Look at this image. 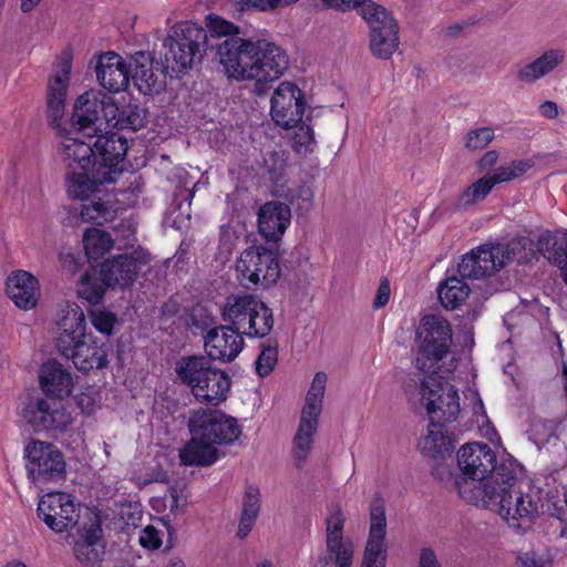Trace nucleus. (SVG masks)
I'll return each mask as SVG.
<instances>
[{
    "instance_id": "nucleus-1",
    "label": "nucleus",
    "mask_w": 567,
    "mask_h": 567,
    "mask_svg": "<svg viewBox=\"0 0 567 567\" xmlns=\"http://www.w3.org/2000/svg\"><path fill=\"white\" fill-rule=\"evenodd\" d=\"M207 28L213 37L225 38L217 45V55L228 78L251 82L264 93L288 71L286 49L271 39L246 37L237 25L215 14L207 17Z\"/></svg>"
},
{
    "instance_id": "nucleus-2",
    "label": "nucleus",
    "mask_w": 567,
    "mask_h": 567,
    "mask_svg": "<svg viewBox=\"0 0 567 567\" xmlns=\"http://www.w3.org/2000/svg\"><path fill=\"white\" fill-rule=\"evenodd\" d=\"M460 497L466 503L494 509L509 526L519 528L529 523L538 512V505L532 496L519 487L498 491L492 484L467 488L460 487Z\"/></svg>"
},
{
    "instance_id": "nucleus-3",
    "label": "nucleus",
    "mask_w": 567,
    "mask_h": 567,
    "mask_svg": "<svg viewBox=\"0 0 567 567\" xmlns=\"http://www.w3.org/2000/svg\"><path fill=\"white\" fill-rule=\"evenodd\" d=\"M417 393L420 404L426 410L431 420L425 444L441 446L439 442L444 441L443 424L455 421L460 413L457 389L436 371L431 370V373L422 379Z\"/></svg>"
},
{
    "instance_id": "nucleus-4",
    "label": "nucleus",
    "mask_w": 567,
    "mask_h": 567,
    "mask_svg": "<svg viewBox=\"0 0 567 567\" xmlns=\"http://www.w3.org/2000/svg\"><path fill=\"white\" fill-rule=\"evenodd\" d=\"M225 322L249 338H264L274 328L272 310L257 296L230 295L220 307Z\"/></svg>"
},
{
    "instance_id": "nucleus-5",
    "label": "nucleus",
    "mask_w": 567,
    "mask_h": 567,
    "mask_svg": "<svg viewBox=\"0 0 567 567\" xmlns=\"http://www.w3.org/2000/svg\"><path fill=\"white\" fill-rule=\"evenodd\" d=\"M204 28L192 21L174 24L163 40L161 61L163 68L175 73L184 72L200 60V48L206 42Z\"/></svg>"
},
{
    "instance_id": "nucleus-6",
    "label": "nucleus",
    "mask_w": 567,
    "mask_h": 567,
    "mask_svg": "<svg viewBox=\"0 0 567 567\" xmlns=\"http://www.w3.org/2000/svg\"><path fill=\"white\" fill-rule=\"evenodd\" d=\"M115 110L114 97L100 90H89L73 105L72 126L79 133L94 137L109 128V114Z\"/></svg>"
},
{
    "instance_id": "nucleus-7",
    "label": "nucleus",
    "mask_w": 567,
    "mask_h": 567,
    "mask_svg": "<svg viewBox=\"0 0 567 567\" xmlns=\"http://www.w3.org/2000/svg\"><path fill=\"white\" fill-rule=\"evenodd\" d=\"M236 277L246 289L268 288L277 282L281 269L277 257L268 249L250 247L236 261Z\"/></svg>"
},
{
    "instance_id": "nucleus-8",
    "label": "nucleus",
    "mask_w": 567,
    "mask_h": 567,
    "mask_svg": "<svg viewBox=\"0 0 567 567\" xmlns=\"http://www.w3.org/2000/svg\"><path fill=\"white\" fill-rule=\"evenodd\" d=\"M416 337L420 342L416 367L422 371L434 370L447 353L452 341L450 322L441 316L426 315L421 319Z\"/></svg>"
},
{
    "instance_id": "nucleus-9",
    "label": "nucleus",
    "mask_w": 567,
    "mask_h": 567,
    "mask_svg": "<svg viewBox=\"0 0 567 567\" xmlns=\"http://www.w3.org/2000/svg\"><path fill=\"white\" fill-rule=\"evenodd\" d=\"M495 452L485 443H467L457 451V464L463 476L453 480L454 488L485 486V480L495 468Z\"/></svg>"
},
{
    "instance_id": "nucleus-10",
    "label": "nucleus",
    "mask_w": 567,
    "mask_h": 567,
    "mask_svg": "<svg viewBox=\"0 0 567 567\" xmlns=\"http://www.w3.org/2000/svg\"><path fill=\"white\" fill-rule=\"evenodd\" d=\"M28 476L37 483L56 481L65 474V460L62 452L52 443L32 440L24 446Z\"/></svg>"
},
{
    "instance_id": "nucleus-11",
    "label": "nucleus",
    "mask_w": 567,
    "mask_h": 567,
    "mask_svg": "<svg viewBox=\"0 0 567 567\" xmlns=\"http://www.w3.org/2000/svg\"><path fill=\"white\" fill-rule=\"evenodd\" d=\"M188 426L193 435H200L214 446L230 444L241 434L237 420L219 410L195 411L189 417Z\"/></svg>"
},
{
    "instance_id": "nucleus-12",
    "label": "nucleus",
    "mask_w": 567,
    "mask_h": 567,
    "mask_svg": "<svg viewBox=\"0 0 567 567\" xmlns=\"http://www.w3.org/2000/svg\"><path fill=\"white\" fill-rule=\"evenodd\" d=\"M369 537L361 567H385L386 561V516L383 497L375 493L369 504Z\"/></svg>"
},
{
    "instance_id": "nucleus-13",
    "label": "nucleus",
    "mask_w": 567,
    "mask_h": 567,
    "mask_svg": "<svg viewBox=\"0 0 567 567\" xmlns=\"http://www.w3.org/2000/svg\"><path fill=\"white\" fill-rule=\"evenodd\" d=\"M306 109L302 91L292 82L284 81L270 100V115L282 128H293L301 122Z\"/></svg>"
},
{
    "instance_id": "nucleus-14",
    "label": "nucleus",
    "mask_w": 567,
    "mask_h": 567,
    "mask_svg": "<svg viewBox=\"0 0 567 567\" xmlns=\"http://www.w3.org/2000/svg\"><path fill=\"white\" fill-rule=\"evenodd\" d=\"M93 145V165L101 172L99 181H111L114 183L122 174L120 164L127 153V141L116 133L96 135Z\"/></svg>"
},
{
    "instance_id": "nucleus-15",
    "label": "nucleus",
    "mask_w": 567,
    "mask_h": 567,
    "mask_svg": "<svg viewBox=\"0 0 567 567\" xmlns=\"http://www.w3.org/2000/svg\"><path fill=\"white\" fill-rule=\"evenodd\" d=\"M151 255L138 248L128 254L117 255L103 262L101 276L107 286L126 287L137 277L141 269L148 265Z\"/></svg>"
},
{
    "instance_id": "nucleus-16",
    "label": "nucleus",
    "mask_w": 567,
    "mask_h": 567,
    "mask_svg": "<svg viewBox=\"0 0 567 567\" xmlns=\"http://www.w3.org/2000/svg\"><path fill=\"white\" fill-rule=\"evenodd\" d=\"M39 517L56 533H62L75 525L78 514L70 494L63 492L48 493L38 504Z\"/></svg>"
},
{
    "instance_id": "nucleus-17",
    "label": "nucleus",
    "mask_w": 567,
    "mask_h": 567,
    "mask_svg": "<svg viewBox=\"0 0 567 567\" xmlns=\"http://www.w3.org/2000/svg\"><path fill=\"white\" fill-rule=\"evenodd\" d=\"M245 347L244 334L228 326L214 327L204 337V348L210 360L228 363L234 361Z\"/></svg>"
},
{
    "instance_id": "nucleus-18",
    "label": "nucleus",
    "mask_w": 567,
    "mask_h": 567,
    "mask_svg": "<svg viewBox=\"0 0 567 567\" xmlns=\"http://www.w3.org/2000/svg\"><path fill=\"white\" fill-rule=\"evenodd\" d=\"M56 324V348L60 353H68L71 347L87 338L85 313L76 303H66L61 309Z\"/></svg>"
},
{
    "instance_id": "nucleus-19",
    "label": "nucleus",
    "mask_w": 567,
    "mask_h": 567,
    "mask_svg": "<svg viewBox=\"0 0 567 567\" xmlns=\"http://www.w3.org/2000/svg\"><path fill=\"white\" fill-rule=\"evenodd\" d=\"M343 523L341 511L331 509L326 520V548L329 557L334 559V567H352L354 546L351 539L343 538Z\"/></svg>"
},
{
    "instance_id": "nucleus-20",
    "label": "nucleus",
    "mask_w": 567,
    "mask_h": 567,
    "mask_svg": "<svg viewBox=\"0 0 567 567\" xmlns=\"http://www.w3.org/2000/svg\"><path fill=\"white\" fill-rule=\"evenodd\" d=\"M494 245H482L465 254L457 265L462 278L480 279L492 276L503 266Z\"/></svg>"
},
{
    "instance_id": "nucleus-21",
    "label": "nucleus",
    "mask_w": 567,
    "mask_h": 567,
    "mask_svg": "<svg viewBox=\"0 0 567 567\" xmlns=\"http://www.w3.org/2000/svg\"><path fill=\"white\" fill-rule=\"evenodd\" d=\"M100 85L112 93L125 90L130 83V71L124 59L113 51L97 56L95 65Z\"/></svg>"
},
{
    "instance_id": "nucleus-22",
    "label": "nucleus",
    "mask_w": 567,
    "mask_h": 567,
    "mask_svg": "<svg viewBox=\"0 0 567 567\" xmlns=\"http://www.w3.org/2000/svg\"><path fill=\"white\" fill-rule=\"evenodd\" d=\"M73 555L84 567H100L105 556L103 529L99 524L84 527L73 544Z\"/></svg>"
},
{
    "instance_id": "nucleus-23",
    "label": "nucleus",
    "mask_w": 567,
    "mask_h": 567,
    "mask_svg": "<svg viewBox=\"0 0 567 567\" xmlns=\"http://www.w3.org/2000/svg\"><path fill=\"white\" fill-rule=\"evenodd\" d=\"M291 210L281 202H268L258 213V228L262 237L268 240H278L290 225Z\"/></svg>"
},
{
    "instance_id": "nucleus-24",
    "label": "nucleus",
    "mask_w": 567,
    "mask_h": 567,
    "mask_svg": "<svg viewBox=\"0 0 567 567\" xmlns=\"http://www.w3.org/2000/svg\"><path fill=\"white\" fill-rule=\"evenodd\" d=\"M61 354L71 359L74 365L83 372L102 369L107 364L106 346L99 344L97 339L92 336L71 347V351L68 353Z\"/></svg>"
},
{
    "instance_id": "nucleus-25",
    "label": "nucleus",
    "mask_w": 567,
    "mask_h": 567,
    "mask_svg": "<svg viewBox=\"0 0 567 567\" xmlns=\"http://www.w3.org/2000/svg\"><path fill=\"white\" fill-rule=\"evenodd\" d=\"M566 60V51L554 48L544 51L535 60L524 64L516 72V80L523 84H534L551 73Z\"/></svg>"
},
{
    "instance_id": "nucleus-26",
    "label": "nucleus",
    "mask_w": 567,
    "mask_h": 567,
    "mask_svg": "<svg viewBox=\"0 0 567 567\" xmlns=\"http://www.w3.org/2000/svg\"><path fill=\"white\" fill-rule=\"evenodd\" d=\"M7 291L17 307L29 310L37 306L40 285L33 275L19 270L8 277Z\"/></svg>"
},
{
    "instance_id": "nucleus-27",
    "label": "nucleus",
    "mask_w": 567,
    "mask_h": 567,
    "mask_svg": "<svg viewBox=\"0 0 567 567\" xmlns=\"http://www.w3.org/2000/svg\"><path fill=\"white\" fill-rule=\"evenodd\" d=\"M21 415L35 431L55 430L64 425L62 413L44 399L29 401Z\"/></svg>"
},
{
    "instance_id": "nucleus-28",
    "label": "nucleus",
    "mask_w": 567,
    "mask_h": 567,
    "mask_svg": "<svg viewBox=\"0 0 567 567\" xmlns=\"http://www.w3.org/2000/svg\"><path fill=\"white\" fill-rule=\"evenodd\" d=\"M40 385L48 395L56 398L68 396L72 391V377L61 363L51 360L41 367Z\"/></svg>"
},
{
    "instance_id": "nucleus-29",
    "label": "nucleus",
    "mask_w": 567,
    "mask_h": 567,
    "mask_svg": "<svg viewBox=\"0 0 567 567\" xmlns=\"http://www.w3.org/2000/svg\"><path fill=\"white\" fill-rule=\"evenodd\" d=\"M61 161L69 171L89 169L93 166V146L72 136H63L59 143Z\"/></svg>"
},
{
    "instance_id": "nucleus-30",
    "label": "nucleus",
    "mask_w": 567,
    "mask_h": 567,
    "mask_svg": "<svg viewBox=\"0 0 567 567\" xmlns=\"http://www.w3.org/2000/svg\"><path fill=\"white\" fill-rule=\"evenodd\" d=\"M215 368L208 357L188 355L177 361L175 372L177 378L186 384L194 394L197 386H199L205 378L213 373Z\"/></svg>"
},
{
    "instance_id": "nucleus-31",
    "label": "nucleus",
    "mask_w": 567,
    "mask_h": 567,
    "mask_svg": "<svg viewBox=\"0 0 567 567\" xmlns=\"http://www.w3.org/2000/svg\"><path fill=\"white\" fill-rule=\"evenodd\" d=\"M71 68V61L64 60L49 82L48 109L49 117L52 118L53 122L61 118L64 112V101L69 86Z\"/></svg>"
},
{
    "instance_id": "nucleus-32",
    "label": "nucleus",
    "mask_w": 567,
    "mask_h": 567,
    "mask_svg": "<svg viewBox=\"0 0 567 567\" xmlns=\"http://www.w3.org/2000/svg\"><path fill=\"white\" fill-rule=\"evenodd\" d=\"M231 380L221 369L215 368L213 373L205 378L194 393L200 403L218 405L227 399Z\"/></svg>"
},
{
    "instance_id": "nucleus-33",
    "label": "nucleus",
    "mask_w": 567,
    "mask_h": 567,
    "mask_svg": "<svg viewBox=\"0 0 567 567\" xmlns=\"http://www.w3.org/2000/svg\"><path fill=\"white\" fill-rule=\"evenodd\" d=\"M100 171L93 165L89 169H73L66 173V192L70 197L86 199L97 189L99 185L111 184V181H99Z\"/></svg>"
},
{
    "instance_id": "nucleus-34",
    "label": "nucleus",
    "mask_w": 567,
    "mask_h": 567,
    "mask_svg": "<svg viewBox=\"0 0 567 567\" xmlns=\"http://www.w3.org/2000/svg\"><path fill=\"white\" fill-rule=\"evenodd\" d=\"M401 43L400 25L395 22L369 33V50L379 60H391Z\"/></svg>"
},
{
    "instance_id": "nucleus-35",
    "label": "nucleus",
    "mask_w": 567,
    "mask_h": 567,
    "mask_svg": "<svg viewBox=\"0 0 567 567\" xmlns=\"http://www.w3.org/2000/svg\"><path fill=\"white\" fill-rule=\"evenodd\" d=\"M130 80L143 94H151L157 85V75L153 70V60L146 52H136L130 62Z\"/></svg>"
},
{
    "instance_id": "nucleus-36",
    "label": "nucleus",
    "mask_w": 567,
    "mask_h": 567,
    "mask_svg": "<svg viewBox=\"0 0 567 567\" xmlns=\"http://www.w3.org/2000/svg\"><path fill=\"white\" fill-rule=\"evenodd\" d=\"M537 248L548 260L561 268L564 279L567 282V230L542 234L538 237Z\"/></svg>"
},
{
    "instance_id": "nucleus-37",
    "label": "nucleus",
    "mask_w": 567,
    "mask_h": 567,
    "mask_svg": "<svg viewBox=\"0 0 567 567\" xmlns=\"http://www.w3.org/2000/svg\"><path fill=\"white\" fill-rule=\"evenodd\" d=\"M115 111L109 114V128L138 131L146 123V111L138 104L131 101L117 102L115 100Z\"/></svg>"
},
{
    "instance_id": "nucleus-38",
    "label": "nucleus",
    "mask_w": 567,
    "mask_h": 567,
    "mask_svg": "<svg viewBox=\"0 0 567 567\" xmlns=\"http://www.w3.org/2000/svg\"><path fill=\"white\" fill-rule=\"evenodd\" d=\"M179 458L184 465L209 466L218 458V452L206 439L193 435L190 441L179 451Z\"/></svg>"
},
{
    "instance_id": "nucleus-39",
    "label": "nucleus",
    "mask_w": 567,
    "mask_h": 567,
    "mask_svg": "<svg viewBox=\"0 0 567 567\" xmlns=\"http://www.w3.org/2000/svg\"><path fill=\"white\" fill-rule=\"evenodd\" d=\"M319 420L300 416L298 430L292 444V456L297 467L303 466L312 450L313 437L317 432Z\"/></svg>"
},
{
    "instance_id": "nucleus-40",
    "label": "nucleus",
    "mask_w": 567,
    "mask_h": 567,
    "mask_svg": "<svg viewBox=\"0 0 567 567\" xmlns=\"http://www.w3.org/2000/svg\"><path fill=\"white\" fill-rule=\"evenodd\" d=\"M357 14L365 22L369 33L398 22L390 10L373 0H357Z\"/></svg>"
},
{
    "instance_id": "nucleus-41",
    "label": "nucleus",
    "mask_w": 567,
    "mask_h": 567,
    "mask_svg": "<svg viewBox=\"0 0 567 567\" xmlns=\"http://www.w3.org/2000/svg\"><path fill=\"white\" fill-rule=\"evenodd\" d=\"M470 286L456 276L447 277L439 285L437 293L445 309H456L468 298Z\"/></svg>"
},
{
    "instance_id": "nucleus-42",
    "label": "nucleus",
    "mask_w": 567,
    "mask_h": 567,
    "mask_svg": "<svg viewBox=\"0 0 567 567\" xmlns=\"http://www.w3.org/2000/svg\"><path fill=\"white\" fill-rule=\"evenodd\" d=\"M520 471L519 464L513 458H506L497 463L495 461V468L487 477L485 484L496 486L498 491L509 489L512 487H519L518 473Z\"/></svg>"
},
{
    "instance_id": "nucleus-43",
    "label": "nucleus",
    "mask_w": 567,
    "mask_h": 567,
    "mask_svg": "<svg viewBox=\"0 0 567 567\" xmlns=\"http://www.w3.org/2000/svg\"><path fill=\"white\" fill-rule=\"evenodd\" d=\"M494 247L499 252L502 266L513 260L518 264L528 262L534 255V244L527 237L514 238L506 245H494Z\"/></svg>"
},
{
    "instance_id": "nucleus-44",
    "label": "nucleus",
    "mask_w": 567,
    "mask_h": 567,
    "mask_svg": "<svg viewBox=\"0 0 567 567\" xmlns=\"http://www.w3.org/2000/svg\"><path fill=\"white\" fill-rule=\"evenodd\" d=\"M327 380L328 378L324 372L316 373L306 396V403L301 411L302 416L310 417L311 420H319L322 411V400L324 396Z\"/></svg>"
},
{
    "instance_id": "nucleus-45",
    "label": "nucleus",
    "mask_w": 567,
    "mask_h": 567,
    "mask_svg": "<svg viewBox=\"0 0 567 567\" xmlns=\"http://www.w3.org/2000/svg\"><path fill=\"white\" fill-rule=\"evenodd\" d=\"M83 245L87 258L97 260L112 249L114 240L105 230L89 228L83 235Z\"/></svg>"
},
{
    "instance_id": "nucleus-46",
    "label": "nucleus",
    "mask_w": 567,
    "mask_h": 567,
    "mask_svg": "<svg viewBox=\"0 0 567 567\" xmlns=\"http://www.w3.org/2000/svg\"><path fill=\"white\" fill-rule=\"evenodd\" d=\"M493 183L484 175L473 184L468 185L460 195L456 207L466 210L481 203L492 192Z\"/></svg>"
},
{
    "instance_id": "nucleus-47",
    "label": "nucleus",
    "mask_w": 567,
    "mask_h": 567,
    "mask_svg": "<svg viewBox=\"0 0 567 567\" xmlns=\"http://www.w3.org/2000/svg\"><path fill=\"white\" fill-rule=\"evenodd\" d=\"M103 278L100 279L94 274L85 272L78 284V296L91 305H97L106 290Z\"/></svg>"
},
{
    "instance_id": "nucleus-48",
    "label": "nucleus",
    "mask_w": 567,
    "mask_h": 567,
    "mask_svg": "<svg viewBox=\"0 0 567 567\" xmlns=\"http://www.w3.org/2000/svg\"><path fill=\"white\" fill-rule=\"evenodd\" d=\"M115 210L110 203L102 199L83 204L80 218L85 223L103 224L113 220Z\"/></svg>"
},
{
    "instance_id": "nucleus-49",
    "label": "nucleus",
    "mask_w": 567,
    "mask_h": 567,
    "mask_svg": "<svg viewBox=\"0 0 567 567\" xmlns=\"http://www.w3.org/2000/svg\"><path fill=\"white\" fill-rule=\"evenodd\" d=\"M530 164L527 161L513 162L509 165L501 166L494 171L493 174L485 175L489 182L493 183V187L496 184L512 181L522 176L530 168Z\"/></svg>"
},
{
    "instance_id": "nucleus-50",
    "label": "nucleus",
    "mask_w": 567,
    "mask_h": 567,
    "mask_svg": "<svg viewBox=\"0 0 567 567\" xmlns=\"http://www.w3.org/2000/svg\"><path fill=\"white\" fill-rule=\"evenodd\" d=\"M89 318L92 326L105 336H111L113 328L117 322V317L114 312L105 309H92L89 312Z\"/></svg>"
},
{
    "instance_id": "nucleus-51",
    "label": "nucleus",
    "mask_w": 567,
    "mask_h": 567,
    "mask_svg": "<svg viewBox=\"0 0 567 567\" xmlns=\"http://www.w3.org/2000/svg\"><path fill=\"white\" fill-rule=\"evenodd\" d=\"M278 360V350L276 347H264L258 355L255 365L256 372L261 378L267 377L275 368Z\"/></svg>"
},
{
    "instance_id": "nucleus-52",
    "label": "nucleus",
    "mask_w": 567,
    "mask_h": 567,
    "mask_svg": "<svg viewBox=\"0 0 567 567\" xmlns=\"http://www.w3.org/2000/svg\"><path fill=\"white\" fill-rule=\"evenodd\" d=\"M494 140V131L491 127H481L467 133L465 146L468 150H482Z\"/></svg>"
},
{
    "instance_id": "nucleus-53",
    "label": "nucleus",
    "mask_w": 567,
    "mask_h": 567,
    "mask_svg": "<svg viewBox=\"0 0 567 567\" xmlns=\"http://www.w3.org/2000/svg\"><path fill=\"white\" fill-rule=\"evenodd\" d=\"M164 504L173 515L182 514L187 504L184 491L178 486L169 487L164 495Z\"/></svg>"
},
{
    "instance_id": "nucleus-54",
    "label": "nucleus",
    "mask_w": 567,
    "mask_h": 567,
    "mask_svg": "<svg viewBox=\"0 0 567 567\" xmlns=\"http://www.w3.org/2000/svg\"><path fill=\"white\" fill-rule=\"evenodd\" d=\"M260 511V492L256 486H248L244 494L241 514L257 516Z\"/></svg>"
},
{
    "instance_id": "nucleus-55",
    "label": "nucleus",
    "mask_w": 567,
    "mask_h": 567,
    "mask_svg": "<svg viewBox=\"0 0 567 567\" xmlns=\"http://www.w3.org/2000/svg\"><path fill=\"white\" fill-rule=\"evenodd\" d=\"M295 127L297 130L295 131L292 137L293 146L296 151L300 153L303 150H307L309 145L313 142V131L306 123H298Z\"/></svg>"
},
{
    "instance_id": "nucleus-56",
    "label": "nucleus",
    "mask_w": 567,
    "mask_h": 567,
    "mask_svg": "<svg viewBox=\"0 0 567 567\" xmlns=\"http://www.w3.org/2000/svg\"><path fill=\"white\" fill-rule=\"evenodd\" d=\"M264 165L270 178L278 181L286 167V159L278 153L272 152L265 157Z\"/></svg>"
},
{
    "instance_id": "nucleus-57",
    "label": "nucleus",
    "mask_w": 567,
    "mask_h": 567,
    "mask_svg": "<svg viewBox=\"0 0 567 567\" xmlns=\"http://www.w3.org/2000/svg\"><path fill=\"white\" fill-rule=\"evenodd\" d=\"M240 11L269 12L278 9L276 0H233Z\"/></svg>"
},
{
    "instance_id": "nucleus-58",
    "label": "nucleus",
    "mask_w": 567,
    "mask_h": 567,
    "mask_svg": "<svg viewBox=\"0 0 567 567\" xmlns=\"http://www.w3.org/2000/svg\"><path fill=\"white\" fill-rule=\"evenodd\" d=\"M313 7L318 10L332 9L348 12L354 8V0H313Z\"/></svg>"
},
{
    "instance_id": "nucleus-59",
    "label": "nucleus",
    "mask_w": 567,
    "mask_h": 567,
    "mask_svg": "<svg viewBox=\"0 0 567 567\" xmlns=\"http://www.w3.org/2000/svg\"><path fill=\"white\" fill-rule=\"evenodd\" d=\"M140 544L147 549H157L162 545L158 532L153 526H146L140 534Z\"/></svg>"
},
{
    "instance_id": "nucleus-60",
    "label": "nucleus",
    "mask_w": 567,
    "mask_h": 567,
    "mask_svg": "<svg viewBox=\"0 0 567 567\" xmlns=\"http://www.w3.org/2000/svg\"><path fill=\"white\" fill-rule=\"evenodd\" d=\"M391 297V287L388 278H382L379 285V288L377 290L374 300H373V308L374 309H381L383 308L390 300Z\"/></svg>"
},
{
    "instance_id": "nucleus-61",
    "label": "nucleus",
    "mask_w": 567,
    "mask_h": 567,
    "mask_svg": "<svg viewBox=\"0 0 567 567\" xmlns=\"http://www.w3.org/2000/svg\"><path fill=\"white\" fill-rule=\"evenodd\" d=\"M312 197H313L312 190L310 189L309 186H306V185L299 186L296 189V194L292 195V199L296 198L298 200H301V203L299 204V208H301V209H307L311 206Z\"/></svg>"
},
{
    "instance_id": "nucleus-62",
    "label": "nucleus",
    "mask_w": 567,
    "mask_h": 567,
    "mask_svg": "<svg viewBox=\"0 0 567 567\" xmlns=\"http://www.w3.org/2000/svg\"><path fill=\"white\" fill-rule=\"evenodd\" d=\"M419 567H441L433 549L425 547L420 551Z\"/></svg>"
},
{
    "instance_id": "nucleus-63",
    "label": "nucleus",
    "mask_w": 567,
    "mask_h": 567,
    "mask_svg": "<svg viewBox=\"0 0 567 567\" xmlns=\"http://www.w3.org/2000/svg\"><path fill=\"white\" fill-rule=\"evenodd\" d=\"M257 518H258L257 516L241 514L238 530H237V536L240 539H244L248 536V534L251 532L252 526L255 525Z\"/></svg>"
},
{
    "instance_id": "nucleus-64",
    "label": "nucleus",
    "mask_w": 567,
    "mask_h": 567,
    "mask_svg": "<svg viewBox=\"0 0 567 567\" xmlns=\"http://www.w3.org/2000/svg\"><path fill=\"white\" fill-rule=\"evenodd\" d=\"M539 113L546 118L554 120L559 115V106L554 101H545L539 105Z\"/></svg>"
}]
</instances>
